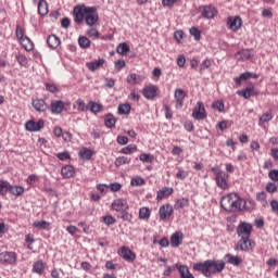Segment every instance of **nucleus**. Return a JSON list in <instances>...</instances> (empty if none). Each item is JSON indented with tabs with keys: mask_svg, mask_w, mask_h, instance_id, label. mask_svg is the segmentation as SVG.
I'll list each match as a JSON object with an SVG mask.
<instances>
[{
	"mask_svg": "<svg viewBox=\"0 0 278 278\" xmlns=\"http://www.w3.org/2000/svg\"><path fill=\"white\" fill-rule=\"evenodd\" d=\"M111 207L115 212H123L129 210V204H127V200L125 199H116L112 202Z\"/></svg>",
	"mask_w": 278,
	"mask_h": 278,
	"instance_id": "obj_17",
	"label": "nucleus"
},
{
	"mask_svg": "<svg viewBox=\"0 0 278 278\" xmlns=\"http://www.w3.org/2000/svg\"><path fill=\"white\" fill-rule=\"evenodd\" d=\"M159 216H160L161 220H166V219H168L169 216H173V205L163 204L159 208Z\"/></svg>",
	"mask_w": 278,
	"mask_h": 278,
	"instance_id": "obj_18",
	"label": "nucleus"
},
{
	"mask_svg": "<svg viewBox=\"0 0 278 278\" xmlns=\"http://www.w3.org/2000/svg\"><path fill=\"white\" fill-rule=\"evenodd\" d=\"M117 110L121 115L129 114V112H131V105H129V103L119 104Z\"/></svg>",
	"mask_w": 278,
	"mask_h": 278,
	"instance_id": "obj_44",
	"label": "nucleus"
},
{
	"mask_svg": "<svg viewBox=\"0 0 278 278\" xmlns=\"http://www.w3.org/2000/svg\"><path fill=\"white\" fill-rule=\"evenodd\" d=\"M131 162V159L127 156H118L115 160V166H123V164H129Z\"/></svg>",
	"mask_w": 278,
	"mask_h": 278,
	"instance_id": "obj_47",
	"label": "nucleus"
},
{
	"mask_svg": "<svg viewBox=\"0 0 278 278\" xmlns=\"http://www.w3.org/2000/svg\"><path fill=\"white\" fill-rule=\"evenodd\" d=\"M79 156L83 160H90L92 157V150L90 149H84V151L79 152Z\"/></svg>",
	"mask_w": 278,
	"mask_h": 278,
	"instance_id": "obj_51",
	"label": "nucleus"
},
{
	"mask_svg": "<svg viewBox=\"0 0 278 278\" xmlns=\"http://www.w3.org/2000/svg\"><path fill=\"white\" fill-rule=\"evenodd\" d=\"M174 99L176 101V108L181 110L184 108V99H186V91L181 88L175 89Z\"/></svg>",
	"mask_w": 278,
	"mask_h": 278,
	"instance_id": "obj_16",
	"label": "nucleus"
},
{
	"mask_svg": "<svg viewBox=\"0 0 278 278\" xmlns=\"http://www.w3.org/2000/svg\"><path fill=\"white\" fill-rule=\"evenodd\" d=\"M78 45L81 49H88L90 48V39H88V37H85V36H79Z\"/></svg>",
	"mask_w": 278,
	"mask_h": 278,
	"instance_id": "obj_40",
	"label": "nucleus"
},
{
	"mask_svg": "<svg viewBox=\"0 0 278 278\" xmlns=\"http://www.w3.org/2000/svg\"><path fill=\"white\" fill-rule=\"evenodd\" d=\"M236 60H238V62H244L247 60H251V58H253V55L251 54V50L245 49V50H240L235 54Z\"/></svg>",
	"mask_w": 278,
	"mask_h": 278,
	"instance_id": "obj_21",
	"label": "nucleus"
},
{
	"mask_svg": "<svg viewBox=\"0 0 278 278\" xmlns=\"http://www.w3.org/2000/svg\"><path fill=\"white\" fill-rule=\"evenodd\" d=\"M199 12L201 14V17L206 18L207 21L215 18L216 14H218V10L213 4L200 5Z\"/></svg>",
	"mask_w": 278,
	"mask_h": 278,
	"instance_id": "obj_4",
	"label": "nucleus"
},
{
	"mask_svg": "<svg viewBox=\"0 0 278 278\" xmlns=\"http://www.w3.org/2000/svg\"><path fill=\"white\" fill-rule=\"evenodd\" d=\"M179 266H182L181 263H176L173 266H167L166 270L163 273L164 277H170L174 270H178L179 273Z\"/></svg>",
	"mask_w": 278,
	"mask_h": 278,
	"instance_id": "obj_41",
	"label": "nucleus"
},
{
	"mask_svg": "<svg viewBox=\"0 0 278 278\" xmlns=\"http://www.w3.org/2000/svg\"><path fill=\"white\" fill-rule=\"evenodd\" d=\"M229 179V174H226L223 170H218L215 176V181L217 184V187L222 190H228L229 185L227 184V180Z\"/></svg>",
	"mask_w": 278,
	"mask_h": 278,
	"instance_id": "obj_7",
	"label": "nucleus"
},
{
	"mask_svg": "<svg viewBox=\"0 0 278 278\" xmlns=\"http://www.w3.org/2000/svg\"><path fill=\"white\" fill-rule=\"evenodd\" d=\"M85 23L88 27H94L99 23V14L97 13V7L85 8Z\"/></svg>",
	"mask_w": 278,
	"mask_h": 278,
	"instance_id": "obj_3",
	"label": "nucleus"
},
{
	"mask_svg": "<svg viewBox=\"0 0 278 278\" xmlns=\"http://www.w3.org/2000/svg\"><path fill=\"white\" fill-rule=\"evenodd\" d=\"M265 190H267L269 194H273L274 192H277V185L275 182H268Z\"/></svg>",
	"mask_w": 278,
	"mask_h": 278,
	"instance_id": "obj_58",
	"label": "nucleus"
},
{
	"mask_svg": "<svg viewBox=\"0 0 278 278\" xmlns=\"http://www.w3.org/2000/svg\"><path fill=\"white\" fill-rule=\"evenodd\" d=\"M104 125L109 129H112V127H116V117H114V114L109 113L105 115Z\"/></svg>",
	"mask_w": 278,
	"mask_h": 278,
	"instance_id": "obj_28",
	"label": "nucleus"
},
{
	"mask_svg": "<svg viewBox=\"0 0 278 278\" xmlns=\"http://www.w3.org/2000/svg\"><path fill=\"white\" fill-rule=\"evenodd\" d=\"M46 90L48 92H52V94H58V92H60V88H58L55 84H51V83L46 84Z\"/></svg>",
	"mask_w": 278,
	"mask_h": 278,
	"instance_id": "obj_49",
	"label": "nucleus"
},
{
	"mask_svg": "<svg viewBox=\"0 0 278 278\" xmlns=\"http://www.w3.org/2000/svg\"><path fill=\"white\" fill-rule=\"evenodd\" d=\"M139 160H140V162L153 164V160H155V157H153V155H151V154L142 153L139 155Z\"/></svg>",
	"mask_w": 278,
	"mask_h": 278,
	"instance_id": "obj_45",
	"label": "nucleus"
},
{
	"mask_svg": "<svg viewBox=\"0 0 278 278\" xmlns=\"http://www.w3.org/2000/svg\"><path fill=\"white\" fill-rule=\"evenodd\" d=\"M86 4L76 5L74 7L73 14H74V23L77 25H81L84 21H86Z\"/></svg>",
	"mask_w": 278,
	"mask_h": 278,
	"instance_id": "obj_6",
	"label": "nucleus"
},
{
	"mask_svg": "<svg viewBox=\"0 0 278 278\" xmlns=\"http://www.w3.org/2000/svg\"><path fill=\"white\" fill-rule=\"evenodd\" d=\"M220 206L226 212H244L247 200L240 198L238 193H229L222 198Z\"/></svg>",
	"mask_w": 278,
	"mask_h": 278,
	"instance_id": "obj_2",
	"label": "nucleus"
},
{
	"mask_svg": "<svg viewBox=\"0 0 278 278\" xmlns=\"http://www.w3.org/2000/svg\"><path fill=\"white\" fill-rule=\"evenodd\" d=\"M38 14L40 16H47L49 14V7L45 0H39L38 2Z\"/></svg>",
	"mask_w": 278,
	"mask_h": 278,
	"instance_id": "obj_29",
	"label": "nucleus"
},
{
	"mask_svg": "<svg viewBox=\"0 0 278 278\" xmlns=\"http://www.w3.org/2000/svg\"><path fill=\"white\" fill-rule=\"evenodd\" d=\"M193 270L202 273L204 277H212V275H218L225 270V261L223 260H207L204 263L193 264Z\"/></svg>",
	"mask_w": 278,
	"mask_h": 278,
	"instance_id": "obj_1",
	"label": "nucleus"
},
{
	"mask_svg": "<svg viewBox=\"0 0 278 278\" xmlns=\"http://www.w3.org/2000/svg\"><path fill=\"white\" fill-rule=\"evenodd\" d=\"M227 27L231 29V31H238V29L242 27V18L240 16H229L227 18Z\"/></svg>",
	"mask_w": 278,
	"mask_h": 278,
	"instance_id": "obj_12",
	"label": "nucleus"
},
{
	"mask_svg": "<svg viewBox=\"0 0 278 278\" xmlns=\"http://www.w3.org/2000/svg\"><path fill=\"white\" fill-rule=\"evenodd\" d=\"M102 223L108 226L114 225L116 223V218H114L112 215H105L102 217Z\"/></svg>",
	"mask_w": 278,
	"mask_h": 278,
	"instance_id": "obj_52",
	"label": "nucleus"
},
{
	"mask_svg": "<svg viewBox=\"0 0 278 278\" xmlns=\"http://www.w3.org/2000/svg\"><path fill=\"white\" fill-rule=\"evenodd\" d=\"M130 186H134V187L144 186V178L142 177L131 178Z\"/></svg>",
	"mask_w": 278,
	"mask_h": 278,
	"instance_id": "obj_54",
	"label": "nucleus"
},
{
	"mask_svg": "<svg viewBox=\"0 0 278 278\" xmlns=\"http://www.w3.org/2000/svg\"><path fill=\"white\" fill-rule=\"evenodd\" d=\"M190 205V199L181 198L178 199L174 205L175 210H184V207H188Z\"/></svg>",
	"mask_w": 278,
	"mask_h": 278,
	"instance_id": "obj_33",
	"label": "nucleus"
},
{
	"mask_svg": "<svg viewBox=\"0 0 278 278\" xmlns=\"http://www.w3.org/2000/svg\"><path fill=\"white\" fill-rule=\"evenodd\" d=\"M8 192L13 194V197H23L25 188L23 186H13L9 182Z\"/></svg>",
	"mask_w": 278,
	"mask_h": 278,
	"instance_id": "obj_24",
	"label": "nucleus"
},
{
	"mask_svg": "<svg viewBox=\"0 0 278 278\" xmlns=\"http://www.w3.org/2000/svg\"><path fill=\"white\" fill-rule=\"evenodd\" d=\"M186 177H188V172L184 170V169H178V173H176V179H186Z\"/></svg>",
	"mask_w": 278,
	"mask_h": 278,
	"instance_id": "obj_63",
	"label": "nucleus"
},
{
	"mask_svg": "<svg viewBox=\"0 0 278 278\" xmlns=\"http://www.w3.org/2000/svg\"><path fill=\"white\" fill-rule=\"evenodd\" d=\"M87 36L89 38H99V30H97L96 28H90L89 30H87Z\"/></svg>",
	"mask_w": 278,
	"mask_h": 278,
	"instance_id": "obj_61",
	"label": "nucleus"
},
{
	"mask_svg": "<svg viewBox=\"0 0 278 278\" xmlns=\"http://www.w3.org/2000/svg\"><path fill=\"white\" fill-rule=\"evenodd\" d=\"M50 110L53 114H62V112H64V102L61 100H52Z\"/></svg>",
	"mask_w": 278,
	"mask_h": 278,
	"instance_id": "obj_20",
	"label": "nucleus"
},
{
	"mask_svg": "<svg viewBox=\"0 0 278 278\" xmlns=\"http://www.w3.org/2000/svg\"><path fill=\"white\" fill-rule=\"evenodd\" d=\"M213 110H217V112H225V103L223 100H217L212 103Z\"/></svg>",
	"mask_w": 278,
	"mask_h": 278,
	"instance_id": "obj_46",
	"label": "nucleus"
},
{
	"mask_svg": "<svg viewBox=\"0 0 278 278\" xmlns=\"http://www.w3.org/2000/svg\"><path fill=\"white\" fill-rule=\"evenodd\" d=\"M212 66V61L210 59H205L201 64H200V73H203L206 68H210Z\"/></svg>",
	"mask_w": 278,
	"mask_h": 278,
	"instance_id": "obj_55",
	"label": "nucleus"
},
{
	"mask_svg": "<svg viewBox=\"0 0 278 278\" xmlns=\"http://www.w3.org/2000/svg\"><path fill=\"white\" fill-rule=\"evenodd\" d=\"M181 232H175L170 236L169 242L170 245L174 247V249H177L179 244H181Z\"/></svg>",
	"mask_w": 278,
	"mask_h": 278,
	"instance_id": "obj_31",
	"label": "nucleus"
},
{
	"mask_svg": "<svg viewBox=\"0 0 278 278\" xmlns=\"http://www.w3.org/2000/svg\"><path fill=\"white\" fill-rule=\"evenodd\" d=\"M89 110L92 114H99V112L103 111V104L94 101H89Z\"/></svg>",
	"mask_w": 278,
	"mask_h": 278,
	"instance_id": "obj_32",
	"label": "nucleus"
},
{
	"mask_svg": "<svg viewBox=\"0 0 278 278\" xmlns=\"http://www.w3.org/2000/svg\"><path fill=\"white\" fill-rule=\"evenodd\" d=\"M58 160H61V162H64L66 160H71V154L68 152H60L56 154Z\"/></svg>",
	"mask_w": 278,
	"mask_h": 278,
	"instance_id": "obj_59",
	"label": "nucleus"
},
{
	"mask_svg": "<svg viewBox=\"0 0 278 278\" xmlns=\"http://www.w3.org/2000/svg\"><path fill=\"white\" fill-rule=\"evenodd\" d=\"M130 49L127 42H122L116 48V53H118L119 55H127Z\"/></svg>",
	"mask_w": 278,
	"mask_h": 278,
	"instance_id": "obj_35",
	"label": "nucleus"
},
{
	"mask_svg": "<svg viewBox=\"0 0 278 278\" xmlns=\"http://www.w3.org/2000/svg\"><path fill=\"white\" fill-rule=\"evenodd\" d=\"M118 255L126 262H134V260H136V253H134L129 248H121Z\"/></svg>",
	"mask_w": 278,
	"mask_h": 278,
	"instance_id": "obj_19",
	"label": "nucleus"
},
{
	"mask_svg": "<svg viewBox=\"0 0 278 278\" xmlns=\"http://www.w3.org/2000/svg\"><path fill=\"white\" fill-rule=\"evenodd\" d=\"M74 110H78V112H88L89 106L86 104V102L81 99H78L74 104H73Z\"/></svg>",
	"mask_w": 278,
	"mask_h": 278,
	"instance_id": "obj_30",
	"label": "nucleus"
},
{
	"mask_svg": "<svg viewBox=\"0 0 278 278\" xmlns=\"http://www.w3.org/2000/svg\"><path fill=\"white\" fill-rule=\"evenodd\" d=\"M137 149L138 148L136 146H127L121 150V153H124V155H131V153L137 151Z\"/></svg>",
	"mask_w": 278,
	"mask_h": 278,
	"instance_id": "obj_53",
	"label": "nucleus"
},
{
	"mask_svg": "<svg viewBox=\"0 0 278 278\" xmlns=\"http://www.w3.org/2000/svg\"><path fill=\"white\" fill-rule=\"evenodd\" d=\"M47 45L50 49H58L60 47V38L55 35H49L47 37Z\"/></svg>",
	"mask_w": 278,
	"mask_h": 278,
	"instance_id": "obj_27",
	"label": "nucleus"
},
{
	"mask_svg": "<svg viewBox=\"0 0 278 278\" xmlns=\"http://www.w3.org/2000/svg\"><path fill=\"white\" fill-rule=\"evenodd\" d=\"M61 175L64 179H71V177H75V167L73 165H65L61 169Z\"/></svg>",
	"mask_w": 278,
	"mask_h": 278,
	"instance_id": "obj_23",
	"label": "nucleus"
},
{
	"mask_svg": "<svg viewBox=\"0 0 278 278\" xmlns=\"http://www.w3.org/2000/svg\"><path fill=\"white\" fill-rule=\"evenodd\" d=\"M33 273H37V275H42L45 273V264L42 261H37L34 263Z\"/></svg>",
	"mask_w": 278,
	"mask_h": 278,
	"instance_id": "obj_36",
	"label": "nucleus"
},
{
	"mask_svg": "<svg viewBox=\"0 0 278 278\" xmlns=\"http://www.w3.org/2000/svg\"><path fill=\"white\" fill-rule=\"evenodd\" d=\"M16 60L21 66H27V56L25 54H17Z\"/></svg>",
	"mask_w": 278,
	"mask_h": 278,
	"instance_id": "obj_57",
	"label": "nucleus"
},
{
	"mask_svg": "<svg viewBox=\"0 0 278 278\" xmlns=\"http://www.w3.org/2000/svg\"><path fill=\"white\" fill-rule=\"evenodd\" d=\"M174 189L170 187H164L162 189H160L156 192V201H162V199H164V197H170V194H173Z\"/></svg>",
	"mask_w": 278,
	"mask_h": 278,
	"instance_id": "obj_26",
	"label": "nucleus"
},
{
	"mask_svg": "<svg viewBox=\"0 0 278 278\" xmlns=\"http://www.w3.org/2000/svg\"><path fill=\"white\" fill-rule=\"evenodd\" d=\"M253 231V226L249 223H241L237 228V235L239 238L249 239L251 238V232Z\"/></svg>",
	"mask_w": 278,
	"mask_h": 278,
	"instance_id": "obj_8",
	"label": "nucleus"
},
{
	"mask_svg": "<svg viewBox=\"0 0 278 278\" xmlns=\"http://www.w3.org/2000/svg\"><path fill=\"white\" fill-rule=\"evenodd\" d=\"M33 227H35L36 229H48L49 223L47 220L35 222L33 224Z\"/></svg>",
	"mask_w": 278,
	"mask_h": 278,
	"instance_id": "obj_50",
	"label": "nucleus"
},
{
	"mask_svg": "<svg viewBox=\"0 0 278 278\" xmlns=\"http://www.w3.org/2000/svg\"><path fill=\"white\" fill-rule=\"evenodd\" d=\"M237 94H239V97H243V99H251V97H257V92L255 91V86H253V84H250V86L245 87L242 90H238Z\"/></svg>",
	"mask_w": 278,
	"mask_h": 278,
	"instance_id": "obj_15",
	"label": "nucleus"
},
{
	"mask_svg": "<svg viewBox=\"0 0 278 278\" xmlns=\"http://www.w3.org/2000/svg\"><path fill=\"white\" fill-rule=\"evenodd\" d=\"M142 81V76L138 74H130L127 76V84H130V86H136V84H140Z\"/></svg>",
	"mask_w": 278,
	"mask_h": 278,
	"instance_id": "obj_34",
	"label": "nucleus"
},
{
	"mask_svg": "<svg viewBox=\"0 0 278 278\" xmlns=\"http://www.w3.org/2000/svg\"><path fill=\"white\" fill-rule=\"evenodd\" d=\"M255 247V243L251 241V238H241L237 244H236V251H249L250 249H253Z\"/></svg>",
	"mask_w": 278,
	"mask_h": 278,
	"instance_id": "obj_10",
	"label": "nucleus"
},
{
	"mask_svg": "<svg viewBox=\"0 0 278 278\" xmlns=\"http://www.w3.org/2000/svg\"><path fill=\"white\" fill-rule=\"evenodd\" d=\"M127 142H129V138H127V136H117V143L125 146Z\"/></svg>",
	"mask_w": 278,
	"mask_h": 278,
	"instance_id": "obj_64",
	"label": "nucleus"
},
{
	"mask_svg": "<svg viewBox=\"0 0 278 278\" xmlns=\"http://www.w3.org/2000/svg\"><path fill=\"white\" fill-rule=\"evenodd\" d=\"M36 181H38V176L36 174H31L26 178V182L28 184V186H34Z\"/></svg>",
	"mask_w": 278,
	"mask_h": 278,
	"instance_id": "obj_60",
	"label": "nucleus"
},
{
	"mask_svg": "<svg viewBox=\"0 0 278 278\" xmlns=\"http://www.w3.org/2000/svg\"><path fill=\"white\" fill-rule=\"evenodd\" d=\"M157 90H160V88H157V86L155 85H150L143 88L142 90V94L146 99H149L150 101H153V99L155 97H157Z\"/></svg>",
	"mask_w": 278,
	"mask_h": 278,
	"instance_id": "obj_14",
	"label": "nucleus"
},
{
	"mask_svg": "<svg viewBox=\"0 0 278 278\" xmlns=\"http://www.w3.org/2000/svg\"><path fill=\"white\" fill-rule=\"evenodd\" d=\"M255 200H245V206L244 210H247L248 212H251V210H253L255 207Z\"/></svg>",
	"mask_w": 278,
	"mask_h": 278,
	"instance_id": "obj_56",
	"label": "nucleus"
},
{
	"mask_svg": "<svg viewBox=\"0 0 278 278\" xmlns=\"http://www.w3.org/2000/svg\"><path fill=\"white\" fill-rule=\"evenodd\" d=\"M192 118L195 121H204L207 118V114L205 113V106L203 102L199 101L192 111Z\"/></svg>",
	"mask_w": 278,
	"mask_h": 278,
	"instance_id": "obj_9",
	"label": "nucleus"
},
{
	"mask_svg": "<svg viewBox=\"0 0 278 278\" xmlns=\"http://www.w3.org/2000/svg\"><path fill=\"white\" fill-rule=\"evenodd\" d=\"M45 128V119H39L38 122H34V119H29L25 123L26 131H40V129Z\"/></svg>",
	"mask_w": 278,
	"mask_h": 278,
	"instance_id": "obj_11",
	"label": "nucleus"
},
{
	"mask_svg": "<svg viewBox=\"0 0 278 278\" xmlns=\"http://www.w3.org/2000/svg\"><path fill=\"white\" fill-rule=\"evenodd\" d=\"M226 260L227 263L231 264L232 266H238L242 262V258H240L239 256H233L231 254H226Z\"/></svg>",
	"mask_w": 278,
	"mask_h": 278,
	"instance_id": "obj_37",
	"label": "nucleus"
},
{
	"mask_svg": "<svg viewBox=\"0 0 278 278\" xmlns=\"http://www.w3.org/2000/svg\"><path fill=\"white\" fill-rule=\"evenodd\" d=\"M16 257L15 252H2L0 253V264H16Z\"/></svg>",
	"mask_w": 278,
	"mask_h": 278,
	"instance_id": "obj_13",
	"label": "nucleus"
},
{
	"mask_svg": "<svg viewBox=\"0 0 278 278\" xmlns=\"http://www.w3.org/2000/svg\"><path fill=\"white\" fill-rule=\"evenodd\" d=\"M151 217V210L149 207H141L139 210V218L141 220H147Z\"/></svg>",
	"mask_w": 278,
	"mask_h": 278,
	"instance_id": "obj_38",
	"label": "nucleus"
},
{
	"mask_svg": "<svg viewBox=\"0 0 278 278\" xmlns=\"http://www.w3.org/2000/svg\"><path fill=\"white\" fill-rule=\"evenodd\" d=\"M15 36L17 40H23V42H28L27 46H25V51H34V42H31V39L29 37L25 36V30L21 27V25L16 26L15 29Z\"/></svg>",
	"mask_w": 278,
	"mask_h": 278,
	"instance_id": "obj_5",
	"label": "nucleus"
},
{
	"mask_svg": "<svg viewBox=\"0 0 278 278\" xmlns=\"http://www.w3.org/2000/svg\"><path fill=\"white\" fill-rule=\"evenodd\" d=\"M103 64H105V60L99 59L93 62H87L86 66L89 71H91V73H94V71H97L98 68H101V66H103Z\"/></svg>",
	"mask_w": 278,
	"mask_h": 278,
	"instance_id": "obj_25",
	"label": "nucleus"
},
{
	"mask_svg": "<svg viewBox=\"0 0 278 278\" xmlns=\"http://www.w3.org/2000/svg\"><path fill=\"white\" fill-rule=\"evenodd\" d=\"M189 34L193 36L194 40H201V30H199V28L192 26L189 30Z\"/></svg>",
	"mask_w": 278,
	"mask_h": 278,
	"instance_id": "obj_48",
	"label": "nucleus"
},
{
	"mask_svg": "<svg viewBox=\"0 0 278 278\" xmlns=\"http://www.w3.org/2000/svg\"><path fill=\"white\" fill-rule=\"evenodd\" d=\"M8 188H10V182L8 180L0 179V194L5 197L8 194Z\"/></svg>",
	"mask_w": 278,
	"mask_h": 278,
	"instance_id": "obj_42",
	"label": "nucleus"
},
{
	"mask_svg": "<svg viewBox=\"0 0 278 278\" xmlns=\"http://www.w3.org/2000/svg\"><path fill=\"white\" fill-rule=\"evenodd\" d=\"M31 105L36 112H47L48 109L47 102H45L42 99L33 100Z\"/></svg>",
	"mask_w": 278,
	"mask_h": 278,
	"instance_id": "obj_22",
	"label": "nucleus"
},
{
	"mask_svg": "<svg viewBox=\"0 0 278 278\" xmlns=\"http://www.w3.org/2000/svg\"><path fill=\"white\" fill-rule=\"evenodd\" d=\"M273 121V111H267L263 114V116L260 117L258 125H262L263 123H268Z\"/></svg>",
	"mask_w": 278,
	"mask_h": 278,
	"instance_id": "obj_43",
	"label": "nucleus"
},
{
	"mask_svg": "<svg viewBox=\"0 0 278 278\" xmlns=\"http://www.w3.org/2000/svg\"><path fill=\"white\" fill-rule=\"evenodd\" d=\"M117 218H122V220H127L128 223H131L134 219V215L131 213H128L127 210L121 211V214H117Z\"/></svg>",
	"mask_w": 278,
	"mask_h": 278,
	"instance_id": "obj_39",
	"label": "nucleus"
},
{
	"mask_svg": "<svg viewBox=\"0 0 278 278\" xmlns=\"http://www.w3.org/2000/svg\"><path fill=\"white\" fill-rule=\"evenodd\" d=\"M268 177L271 179V181H278V169L269 170Z\"/></svg>",
	"mask_w": 278,
	"mask_h": 278,
	"instance_id": "obj_62",
	"label": "nucleus"
}]
</instances>
